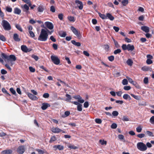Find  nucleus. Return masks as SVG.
I'll list each match as a JSON object with an SVG mask.
<instances>
[{
  "instance_id": "obj_41",
  "label": "nucleus",
  "mask_w": 154,
  "mask_h": 154,
  "mask_svg": "<svg viewBox=\"0 0 154 154\" xmlns=\"http://www.w3.org/2000/svg\"><path fill=\"white\" fill-rule=\"evenodd\" d=\"M121 50L120 49H117L116 50H115L114 51V54H119L121 52Z\"/></svg>"
},
{
  "instance_id": "obj_26",
  "label": "nucleus",
  "mask_w": 154,
  "mask_h": 154,
  "mask_svg": "<svg viewBox=\"0 0 154 154\" xmlns=\"http://www.w3.org/2000/svg\"><path fill=\"white\" fill-rule=\"evenodd\" d=\"M57 140L55 136H53L51 137L49 141V142L51 143L53 142L56 141Z\"/></svg>"
},
{
  "instance_id": "obj_47",
  "label": "nucleus",
  "mask_w": 154,
  "mask_h": 154,
  "mask_svg": "<svg viewBox=\"0 0 154 154\" xmlns=\"http://www.w3.org/2000/svg\"><path fill=\"white\" fill-rule=\"evenodd\" d=\"M112 115L114 116H117L119 114L118 112L116 111H113L112 112Z\"/></svg>"
},
{
  "instance_id": "obj_33",
  "label": "nucleus",
  "mask_w": 154,
  "mask_h": 154,
  "mask_svg": "<svg viewBox=\"0 0 154 154\" xmlns=\"http://www.w3.org/2000/svg\"><path fill=\"white\" fill-rule=\"evenodd\" d=\"M68 147L72 149H75L78 148V147L73 145H70L68 146Z\"/></svg>"
},
{
  "instance_id": "obj_46",
  "label": "nucleus",
  "mask_w": 154,
  "mask_h": 154,
  "mask_svg": "<svg viewBox=\"0 0 154 154\" xmlns=\"http://www.w3.org/2000/svg\"><path fill=\"white\" fill-rule=\"evenodd\" d=\"M22 7V8L25 9V10H29V5L28 6L26 4H25Z\"/></svg>"
},
{
  "instance_id": "obj_29",
  "label": "nucleus",
  "mask_w": 154,
  "mask_h": 154,
  "mask_svg": "<svg viewBox=\"0 0 154 154\" xmlns=\"http://www.w3.org/2000/svg\"><path fill=\"white\" fill-rule=\"evenodd\" d=\"M1 56L3 58L6 59L7 60H8V56L6 55L4 53H2V54Z\"/></svg>"
},
{
  "instance_id": "obj_5",
  "label": "nucleus",
  "mask_w": 154,
  "mask_h": 154,
  "mask_svg": "<svg viewBox=\"0 0 154 154\" xmlns=\"http://www.w3.org/2000/svg\"><path fill=\"white\" fill-rule=\"evenodd\" d=\"M71 30L79 38H81L80 32H79L75 28L72 26L71 27Z\"/></svg>"
},
{
  "instance_id": "obj_44",
  "label": "nucleus",
  "mask_w": 154,
  "mask_h": 154,
  "mask_svg": "<svg viewBox=\"0 0 154 154\" xmlns=\"http://www.w3.org/2000/svg\"><path fill=\"white\" fill-rule=\"evenodd\" d=\"M143 82L144 84H146L148 83V79L147 77H145L144 78L143 80Z\"/></svg>"
},
{
  "instance_id": "obj_49",
  "label": "nucleus",
  "mask_w": 154,
  "mask_h": 154,
  "mask_svg": "<svg viewBox=\"0 0 154 154\" xmlns=\"http://www.w3.org/2000/svg\"><path fill=\"white\" fill-rule=\"evenodd\" d=\"M146 63L148 64H150L152 63V61L151 59H148L146 61Z\"/></svg>"
},
{
  "instance_id": "obj_51",
  "label": "nucleus",
  "mask_w": 154,
  "mask_h": 154,
  "mask_svg": "<svg viewBox=\"0 0 154 154\" xmlns=\"http://www.w3.org/2000/svg\"><path fill=\"white\" fill-rule=\"evenodd\" d=\"M126 77L129 82L131 84H133L134 83V81L132 80V79H131L128 76Z\"/></svg>"
},
{
  "instance_id": "obj_15",
  "label": "nucleus",
  "mask_w": 154,
  "mask_h": 154,
  "mask_svg": "<svg viewBox=\"0 0 154 154\" xmlns=\"http://www.w3.org/2000/svg\"><path fill=\"white\" fill-rule=\"evenodd\" d=\"M16 60V57L14 55H11L9 56H8V60L15 61Z\"/></svg>"
},
{
  "instance_id": "obj_9",
  "label": "nucleus",
  "mask_w": 154,
  "mask_h": 154,
  "mask_svg": "<svg viewBox=\"0 0 154 154\" xmlns=\"http://www.w3.org/2000/svg\"><path fill=\"white\" fill-rule=\"evenodd\" d=\"M21 50L23 52L26 53L29 52L31 51V49H28L27 47L25 45H22L21 46Z\"/></svg>"
},
{
  "instance_id": "obj_23",
  "label": "nucleus",
  "mask_w": 154,
  "mask_h": 154,
  "mask_svg": "<svg viewBox=\"0 0 154 154\" xmlns=\"http://www.w3.org/2000/svg\"><path fill=\"white\" fill-rule=\"evenodd\" d=\"M70 112L69 111H66L64 113V115H62V117L63 118H65L66 117H67L69 116L70 115Z\"/></svg>"
},
{
  "instance_id": "obj_38",
  "label": "nucleus",
  "mask_w": 154,
  "mask_h": 154,
  "mask_svg": "<svg viewBox=\"0 0 154 154\" xmlns=\"http://www.w3.org/2000/svg\"><path fill=\"white\" fill-rule=\"evenodd\" d=\"M10 90L11 93L14 95H16V93L15 91L12 88H11L10 89Z\"/></svg>"
},
{
  "instance_id": "obj_50",
  "label": "nucleus",
  "mask_w": 154,
  "mask_h": 154,
  "mask_svg": "<svg viewBox=\"0 0 154 154\" xmlns=\"http://www.w3.org/2000/svg\"><path fill=\"white\" fill-rule=\"evenodd\" d=\"M95 122L98 124H100L102 122L101 119H96L95 120Z\"/></svg>"
},
{
  "instance_id": "obj_18",
  "label": "nucleus",
  "mask_w": 154,
  "mask_h": 154,
  "mask_svg": "<svg viewBox=\"0 0 154 154\" xmlns=\"http://www.w3.org/2000/svg\"><path fill=\"white\" fill-rule=\"evenodd\" d=\"M106 19H108L111 21H113L114 19V17L110 13H108L106 14Z\"/></svg>"
},
{
  "instance_id": "obj_8",
  "label": "nucleus",
  "mask_w": 154,
  "mask_h": 154,
  "mask_svg": "<svg viewBox=\"0 0 154 154\" xmlns=\"http://www.w3.org/2000/svg\"><path fill=\"white\" fill-rule=\"evenodd\" d=\"M134 49V47L133 45H131L130 44H128L127 45H126V50H127L128 51H132Z\"/></svg>"
},
{
  "instance_id": "obj_40",
  "label": "nucleus",
  "mask_w": 154,
  "mask_h": 154,
  "mask_svg": "<svg viewBox=\"0 0 154 154\" xmlns=\"http://www.w3.org/2000/svg\"><path fill=\"white\" fill-rule=\"evenodd\" d=\"M150 122L152 124H154V116H152L150 119Z\"/></svg>"
},
{
  "instance_id": "obj_7",
  "label": "nucleus",
  "mask_w": 154,
  "mask_h": 154,
  "mask_svg": "<svg viewBox=\"0 0 154 154\" xmlns=\"http://www.w3.org/2000/svg\"><path fill=\"white\" fill-rule=\"evenodd\" d=\"M45 25L49 29L51 30L53 29L54 25L51 22H46L45 23Z\"/></svg>"
},
{
  "instance_id": "obj_56",
  "label": "nucleus",
  "mask_w": 154,
  "mask_h": 154,
  "mask_svg": "<svg viewBox=\"0 0 154 154\" xmlns=\"http://www.w3.org/2000/svg\"><path fill=\"white\" fill-rule=\"evenodd\" d=\"M2 91L3 93L6 94L9 96L10 95V94L8 93L7 91L5 89V88H2Z\"/></svg>"
},
{
  "instance_id": "obj_2",
  "label": "nucleus",
  "mask_w": 154,
  "mask_h": 154,
  "mask_svg": "<svg viewBox=\"0 0 154 154\" xmlns=\"http://www.w3.org/2000/svg\"><path fill=\"white\" fill-rule=\"evenodd\" d=\"M2 25L3 28L5 30H10L11 29V26L9 23L6 20H3L2 21Z\"/></svg>"
},
{
  "instance_id": "obj_63",
  "label": "nucleus",
  "mask_w": 154,
  "mask_h": 154,
  "mask_svg": "<svg viewBox=\"0 0 154 154\" xmlns=\"http://www.w3.org/2000/svg\"><path fill=\"white\" fill-rule=\"evenodd\" d=\"M50 39L53 42H55L56 41V40L53 36H51L50 37Z\"/></svg>"
},
{
  "instance_id": "obj_59",
  "label": "nucleus",
  "mask_w": 154,
  "mask_h": 154,
  "mask_svg": "<svg viewBox=\"0 0 154 154\" xmlns=\"http://www.w3.org/2000/svg\"><path fill=\"white\" fill-rule=\"evenodd\" d=\"M131 95L132 97H133L136 99L137 100H139V97L138 96L132 94H131Z\"/></svg>"
},
{
  "instance_id": "obj_57",
  "label": "nucleus",
  "mask_w": 154,
  "mask_h": 154,
  "mask_svg": "<svg viewBox=\"0 0 154 154\" xmlns=\"http://www.w3.org/2000/svg\"><path fill=\"white\" fill-rule=\"evenodd\" d=\"M104 49L106 51H108L109 48V46L107 45H104Z\"/></svg>"
},
{
  "instance_id": "obj_17",
  "label": "nucleus",
  "mask_w": 154,
  "mask_h": 154,
  "mask_svg": "<svg viewBox=\"0 0 154 154\" xmlns=\"http://www.w3.org/2000/svg\"><path fill=\"white\" fill-rule=\"evenodd\" d=\"M141 29L146 33H148L149 32V28L146 26H142L141 27Z\"/></svg>"
},
{
  "instance_id": "obj_58",
  "label": "nucleus",
  "mask_w": 154,
  "mask_h": 154,
  "mask_svg": "<svg viewBox=\"0 0 154 154\" xmlns=\"http://www.w3.org/2000/svg\"><path fill=\"white\" fill-rule=\"evenodd\" d=\"M89 106L88 103L87 101L85 102L84 104V107L86 108H87Z\"/></svg>"
},
{
  "instance_id": "obj_16",
  "label": "nucleus",
  "mask_w": 154,
  "mask_h": 154,
  "mask_svg": "<svg viewBox=\"0 0 154 154\" xmlns=\"http://www.w3.org/2000/svg\"><path fill=\"white\" fill-rule=\"evenodd\" d=\"M49 106H50V105L49 104L46 103H43L42 104L41 108L43 110H45Z\"/></svg>"
},
{
  "instance_id": "obj_27",
  "label": "nucleus",
  "mask_w": 154,
  "mask_h": 154,
  "mask_svg": "<svg viewBox=\"0 0 154 154\" xmlns=\"http://www.w3.org/2000/svg\"><path fill=\"white\" fill-rule=\"evenodd\" d=\"M99 16L103 19H106V15H105L104 14H102L100 13H98Z\"/></svg>"
},
{
  "instance_id": "obj_64",
  "label": "nucleus",
  "mask_w": 154,
  "mask_h": 154,
  "mask_svg": "<svg viewBox=\"0 0 154 154\" xmlns=\"http://www.w3.org/2000/svg\"><path fill=\"white\" fill-rule=\"evenodd\" d=\"M37 151L38 152L39 154H44V152L41 149H37Z\"/></svg>"
},
{
  "instance_id": "obj_28",
  "label": "nucleus",
  "mask_w": 154,
  "mask_h": 154,
  "mask_svg": "<svg viewBox=\"0 0 154 154\" xmlns=\"http://www.w3.org/2000/svg\"><path fill=\"white\" fill-rule=\"evenodd\" d=\"M142 127L141 126H139L136 128V131L138 133L140 132L142 130Z\"/></svg>"
},
{
  "instance_id": "obj_14",
  "label": "nucleus",
  "mask_w": 154,
  "mask_h": 154,
  "mask_svg": "<svg viewBox=\"0 0 154 154\" xmlns=\"http://www.w3.org/2000/svg\"><path fill=\"white\" fill-rule=\"evenodd\" d=\"M13 39L16 42H19L20 41V39L19 37V35L17 33H14V34Z\"/></svg>"
},
{
  "instance_id": "obj_4",
  "label": "nucleus",
  "mask_w": 154,
  "mask_h": 154,
  "mask_svg": "<svg viewBox=\"0 0 154 154\" xmlns=\"http://www.w3.org/2000/svg\"><path fill=\"white\" fill-rule=\"evenodd\" d=\"M51 58L54 64L58 65L60 63V60L57 56L52 55L51 57Z\"/></svg>"
},
{
  "instance_id": "obj_34",
  "label": "nucleus",
  "mask_w": 154,
  "mask_h": 154,
  "mask_svg": "<svg viewBox=\"0 0 154 154\" xmlns=\"http://www.w3.org/2000/svg\"><path fill=\"white\" fill-rule=\"evenodd\" d=\"M0 39L3 42L6 41V38L3 35L0 34Z\"/></svg>"
},
{
  "instance_id": "obj_31",
  "label": "nucleus",
  "mask_w": 154,
  "mask_h": 154,
  "mask_svg": "<svg viewBox=\"0 0 154 154\" xmlns=\"http://www.w3.org/2000/svg\"><path fill=\"white\" fill-rule=\"evenodd\" d=\"M68 19L71 22H74L75 20L74 18L72 16H68Z\"/></svg>"
},
{
  "instance_id": "obj_61",
  "label": "nucleus",
  "mask_w": 154,
  "mask_h": 154,
  "mask_svg": "<svg viewBox=\"0 0 154 154\" xmlns=\"http://www.w3.org/2000/svg\"><path fill=\"white\" fill-rule=\"evenodd\" d=\"M1 73L2 74H5L7 73V72L4 69H2L1 70Z\"/></svg>"
},
{
  "instance_id": "obj_24",
  "label": "nucleus",
  "mask_w": 154,
  "mask_h": 154,
  "mask_svg": "<svg viewBox=\"0 0 154 154\" xmlns=\"http://www.w3.org/2000/svg\"><path fill=\"white\" fill-rule=\"evenodd\" d=\"M113 40L115 46L116 48H119L120 47V46L118 42L116 41L115 39L113 38Z\"/></svg>"
},
{
  "instance_id": "obj_25",
  "label": "nucleus",
  "mask_w": 154,
  "mask_h": 154,
  "mask_svg": "<svg viewBox=\"0 0 154 154\" xmlns=\"http://www.w3.org/2000/svg\"><path fill=\"white\" fill-rule=\"evenodd\" d=\"M146 135H147L149 136V137H153L154 136V135L151 132H150L149 131H147L146 132Z\"/></svg>"
},
{
  "instance_id": "obj_19",
  "label": "nucleus",
  "mask_w": 154,
  "mask_h": 154,
  "mask_svg": "<svg viewBox=\"0 0 154 154\" xmlns=\"http://www.w3.org/2000/svg\"><path fill=\"white\" fill-rule=\"evenodd\" d=\"M12 152L11 150L10 149L5 150L2 152V154H11Z\"/></svg>"
},
{
  "instance_id": "obj_45",
  "label": "nucleus",
  "mask_w": 154,
  "mask_h": 154,
  "mask_svg": "<svg viewBox=\"0 0 154 154\" xmlns=\"http://www.w3.org/2000/svg\"><path fill=\"white\" fill-rule=\"evenodd\" d=\"M29 33L30 34V36L31 37L33 38L35 36V34L32 31H29Z\"/></svg>"
},
{
  "instance_id": "obj_35",
  "label": "nucleus",
  "mask_w": 154,
  "mask_h": 154,
  "mask_svg": "<svg viewBox=\"0 0 154 154\" xmlns=\"http://www.w3.org/2000/svg\"><path fill=\"white\" fill-rule=\"evenodd\" d=\"M66 96L67 97L66 100V101H69L72 99L71 95L69 94H66Z\"/></svg>"
},
{
  "instance_id": "obj_21",
  "label": "nucleus",
  "mask_w": 154,
  "mask_h": 154,
  "mask_svg": "<svg viewBox=\"0 0 154 154\" xmlns=\"http://www.w3.org/2000/svg\"><path fill=\"white\" fill-rule=\"evenodd\" d=\"M126 63L128 65L131 66L132 65L133 62L131 59H129L127 60Z\"/></svg>"
},
{
  "instance_id": "obj_39",
  "label": "nucleus",
  "mask_w": 154,
  "mask_h": 154,
  "mask_svg": "<svg viewBox=\"0 0 154 154\" xmlns=\"http://www.w3.org/2000/svg\"><path fill=\"white\" fill-rule=\"evenodd\" d=\"M99 142L102 145H103L104 144L106 145V141H105L103 140H100Z\"/></svg>"
},
{
  "instance_id": "obj_11",
  "label": "nucleus",
  "mask_w": 154,
  "mask_h": 154,
  "mask_svg": "<svg viewBox=\"0 0 154 154\" xmlns=\"http://www.w3.org/2000/svg\"><path fill=\"white\" fill-rule=\"evenodd\" d=\"M51 131L53 132L57 133L61 132L62 131V130L58 128H52Z\"/></svg>"
},
{
  "instance_id": "obj_30",
  "label": "nucleus",
  "mask_w": 154,
  "mask_h": 154,
  "mask_svg": "<svg viewBox=\"0 0 154 154\" xmlns=\"http://www.w3.org/2000/svg\"><path fill=\"white\" fill-rule=\"evenodd\" d=\"M24 2L28 4L29 6H31L32 5V4L31 2V1L30 0H21Z\"/></svg>"
},
{
  "instance_id": "obj_55",
  "label": "nucleus",
  "mask_w": 154,
  "mask_h": 154,
  "mask_svg": "<svg viewBox=\"0 0 154 154\" xmlns=\"http://www.w3.org/2000/svg\"><path fill=\"white\" fill-rule=\"evenodd\" d=\"M29 69L30 71L31 72H35V69L32 66H30L29 67Z\"/></svg>"
},
{
  "instance_id": "obj_6",
  "label": "nucleus",
  "mask_w": 154,
  "mask_h": 154,
  "mask_svg": "<svg viewBox=\"0 0 154 154\" xmlns=\"http://www.w3.org/2000/svg\"><path fill=\"white\" fill-rule=\"evenodd\" d=\"M25 147L24 146H19L17 149V152L20 154H23L25 151Z\"/></svg>"
},
{
  "instance_id": "obj_1",
  "label": "nucleus",
  "mask_w": 154,
  "mask_h": 154,
  "mask_svg": "<svg viewBox=\"0 0 154 154\" xmlns=\"http://www.w3.org/2000/svg\"><path fill=\"white\" fill-rule=\"evenodd\" d=\"M48 35L47 31L45 29H42L40 35L38 38V40L40 41H46L48 39Z\"/></svg>"
},
{
  "instance_id": "obj_36",
  "label": "nucleus",
  "mask_w": 154,
  "mask_h": 154,
  "mask_svg": "<svg viewBox=\"0 0 154 154\" xmlns=\"http://www.w3.org/2000/svg\"><path fill=\"white\" fill-rule=\"evenodd\" d=\"M60 35L61 37H65L66 35V34L65 32H61L60 33Z\"/></svg>"
},
{
  "instance_id": "obj_53",
  "label": "nucleus",
  "mask_w": 154,
  "mask_h": 154,
  "mask_svg": "<svg viewBox=\"0 0 154 154\" xmlns=\"http://www.w3.org/2000/svg\"><path fill=\"white\" fill-rule=\"evenodd\" d=\"M58 18L61 20H63V15L62 14H60L58 15Z\"/></svg>"
},
{
  "instance_id": "obj_42",
  "label": "nucleus",
  "mask_w": 154,
  "mask_h": 154,
  "mask_svg": "<svg viewBox=\"0 0 154 154\" xmlns=\"http://www.w3.org/2000/svg\"><path fill=\"white\" fill-rule=\"evenodd\" d=\"M137 137L140 138L144 137L145 136V135L144 134H139L137 135Z\"/></svg>"
},
{
  "instance_id": "obj_32",
  "label": "nucleus",
  "mask_w": 154,
  "mask_h": 154,
  "mask_svg": "<svg viewBox=\"0 0 154 154\" xmlns=\"http://www.w3.org/2000/svg\"><path fill=\"white\" fill-rule=\"evenodd\" d=\"M16 27L20 32H22L23 30L21 26L19 24H17L15 25Z\"/></svg>"
},
{
  "instance_id": "obj_62",
  "label": "nucleus",
  "mask_w": 154,
  "mask_h": 154,
  "mask_svg": "<svg viewBox=\"0 0 154 154\" xmlns=\"http://www.w3.org/2000/svg\"><path fill=\"white\" fill-rule=\"evenodd\" d=\"M14 14H19L21 13V10H14Z\"/></svg>"
},
{
  "instance_id": "obj_54",
  "label": "nucleus",
  "mask_w": 154,
  "mask_h": 154,
  "mask_svg": "<svg viewBox=\"0 0 154 154\" xmlns=\"http://www.w3.org/2000/svg\"><path fill=\"white\" fill-rule=\"evenodd\" d=\"M117 125L116 123H113L111 125V128L113 129H115L117 128Z\"/></svg>"
},
{
  "instance_id": "obj_20",
  "label": "nucleus",
  "mask_w": 154,
  "mask_h": 154,
  "mask_svg": "<svg viewBox=\"0 0 154 154\" xmlns=\"http://www.w3.org/2000/svg\"><path fill=\"white\" fill-rule=\"evenodd\" d=\"M141 69L143 71H151V68L148 66H145L142 68Z\"/></svg>"
},
{
  "instance_id": "obj_43",
  "label": "nucleus",
  "mask_w": 154,
  "mask_h": 154,
  "mask_svg": "<svg viewBox=\"0 0 154 154\" xmlns=\"http://www.w3.org/2000/svg\"><path fill=\"white\" fill-rule=\"evenodd\" d=\"M108 59L109 61H112L114 60V57L113 56H111L108 57Z\"/></svg>"
},
{
  "instance_id": "obj_13",
  "label": "nucleus",
  "mask_w": 154,
  "mask_h": 154,
  "mask_svg": "<svg viewBox=\"0 0 154 154\" xmlns=\"http://www.w3.org/2000/svg\"><path fill=\"white\" fill-rule=\"evenodd\" d=\"M53 148L54 149V150H56L58 149L59 150H62L64 149V147L63 146H61L60 145H55L53 146Z\"/></svg>"
},
{
  "instance_id": "obj_60",
  "label": "nucleus",
  "mask_w": 154,
  "mask_h": 154,
  "mask_svg": "<svg viewBox=\"0 0 154 154\" xmlns=\"http://www.w3.org/2000/svg\"><path fill=\"white\" fill-rule=\"evenodd\" d=\"M114 75L115 77H118L120 75V73L119 72H115L114 73Z\"/></svg>"
},
{
  "instance_id": "obj_12",
  "label": "nucleus",
  "mask_w": 154,
  "mask_h": 154,
  "mask_svg": "<svg viewBox=\"0 0 154 154\" xmlns=\"http://www.w3.org/2000/svg\"><path fill=\"white\" fill-rule=\"evenodd\" d=\"M75 3L77 5L78 7H79V9L81 10L83 8V4L81 2L77 0L75 1Z\"/></svg>"
},
{
  "instance_id": "obj_22",
  "label": "nucleus",
  "mask_w": 154,
  "mask_h": 154,
  "mask_svg": "<svg viewBox=\"0 0 154 154\" xmlns=\"http://www.w3.org/2000/svg\"><path fill=\"white\" fill-rule=\"evenodd\" d=\"M71 42L72 44L78 47L81 46V44L79 42H76L75 40H72Z\"/></svg>"
},
{
  "instance_id": "obj_48",
  "label": "nucleus",
  "mask_w": 154,
  "mask_h": 154,
  "mask_svg": "<svg viewBox=\"0 0 154 154\" xmlns=\"http://www.w3.org/2000/svg\"><path fill=\"white\" fill-rule=\"evenodd\" d=\"M49 96V94L47 93H44L43 95V97L45 98H48Z\"/></svg>"
},
{
  "instance_id": "obj_3",
  "label": "nucleus",
  "mask_w": 154,
  "mask_h": 154,
  "mask_svg": "<svg viewBox=\"0 0 154 154\" xmlns=\"http://www.w3.org/2000/svg\"><path fill=\"white\" fill-rule=\"evenodd\" d=\"M137 146L138 149L141 151H145L147 149L146 145L143 142H138Z\"/></svg>"
},
{
  "instance_id": "obj_52",
  "label": "nucleus",
  "mask_w": 154,
  "mask_h": 154,
  "mask_svg": "<svg viewBox=\"0 0 154 154\" xmlns=\"http://www.w3.org/2000/svg\"><path fill=\"white\" fill-rule=\"evenodd\" d=\"M32 57L36 61L38 60V57L37 56L35 55H32Z\"/></svg>"
},
{
  "instance_id": "obj_10",
  "label": "nucleus",
  "mask_w": 154,
  "mask_h": 154,
  "mask_svg": "<svg viewBox=\"0 0 154 154\" xmlns=\"http://www.w3.org/2000/svg\"><path fill=\"white\" fill-rule=\"evenodd\" d=\"M27 95L30 99L32 100H36L38 99L37 97L29 93H27Z\"/></svg>"
},
{
  "instance_id": "obj_37",
  "label": "nucleus",
  "mask_w": 154,
  "mask_h": 154,
  "mask_svg": "<svg viewBox=\"0 0 154 154\" xmlns=\"http://www.w3.org/2000/svg\"><path fill=\"white\" fill-rule=\"evenodd\" d=\"M82 105L80 104L78 105L77 107L78 110L79 111H82Z\"/></svg>"
}]
</instances>
